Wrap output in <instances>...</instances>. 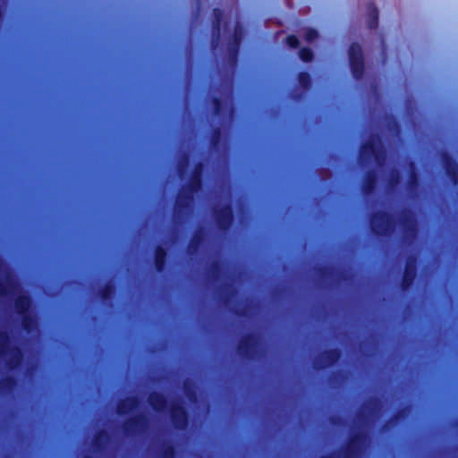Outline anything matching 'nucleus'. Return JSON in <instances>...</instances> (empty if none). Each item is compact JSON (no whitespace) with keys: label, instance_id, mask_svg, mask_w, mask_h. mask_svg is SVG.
<instances>
[{"label":"nucleus","instance_id":"17","mask_svg":"<svg viewBox=\"0 0 458 458\" xmlns=\"http://www.w3.org/2000/svg\"><path fill=\"white\" fill-rule=\"evenodd\" d=\"M199 186V171L197 170L192 179V189L191 191L198 189Z\"/></svg>","mask_w":458,"mask_h":458},{"label":"nucleus","instance_id":"1","mask_svg":"<svg viewBox=\"0 0 458 458\" xmlns=\"http://www.w3.org/2000/svg\"><path fill=\"white\" fill-rule=\"evenodd\" d=\"M18 290L16 282L4 264L0 261V294H11Z\"/></svg>","mask_w":458,"mask_h":458},{"label":"nucleus","instance_id":"20","mask_svg":"<svg viewBox=\"0 0 458 458\" xmlns=\"http://www.w3.org/2000/svg\"><path fill=\"white\" fill-rule=\"evenodd\" d=\"M215 14H216V16H218V15H220V12L219 11H215Z\"/></svg>","mask_w":458,"mask_h":458},{"label":"nucleus","instance_id":"7","mask_svg":"<svg viewBox=\"0 0 458 458\" xmlns=\"http://www.w3.org/2000/svg\"><path fill=\"white\" fill-rule=\"evenodd\" d=\"M150 403L156 410H162L164 407L165 400L159 394H153L150 397Z\"/></svg>","mask_w":458,"mask_h":458},{"label":"nucleus","instance_id":"9","mask_svg":"<svg viewBox=\"0 0 458 458\" xmlns=\"http://www.w3.org/2000/svg\"><path fill=\"white\" fill-rule=\"evenodd\" d=\"M165 253L163 249L158 248L156 251V267L157 270H161L164 263Z\"/></svg>","mask_w":458,"mask_h":458},{"label":"nucleus","instance_id":"18","mask_svg":"<svg viewBox=\"0 0 458 458\" xmlns=\"http://www.w3.org/2000/svg\"><path fill=\"white\" fill-rule=\"evenodd\" d=\"M34 324V320L32 318H30V316H26L24 318V327L30 330V327H32V325Z\"/></svg>","mask_w":458,"mask_h":458},{"label":"nucleus","instance_id":"14","mask_svg":"<svg viewBox=\"0 0 458 458\" xmlns=\"http://www.w3.org/2000/svg\"><path fill=\"white\" fill-rule=\"evenodd\" d=\"M446 171L451 176L454 177V182H456V179H455L456 167L454 164L451 163L450 160H446Z\"/></svg>","mask_w":458,"mask_h":458},{"label":"nucleus","instance_id":"12","mask_svg":"<svg viewBox=\"0 0 458 458\" xmlns=\"http://www.w3.org/2000/svg\"><path fill=\"white\" fill-rule=\"evenodd\" d=\"M318 32L311 29H307L304 32V38L308 42H312L316 38H318Z\"/></svg>","mask_w":458,"mask_h":458},{"label":"nucleus","instance_id":"11","mask_svg":"<svg viewBox=\"0 0 458 458\" xmlns=\"http://www.w3.org/2000/svg\"><path fill=\"white\" fill-rule=\"evenodd\" d=\"M135 403L136 402L134 399H127L120 404L118 411L119 412L123 413L126 411L127 409L134 407Z\"/></svg>","mask_w":458,"mask_h":458},{"label":"nucleus","instance_id":"8","mask_svg":"<svg viewBox=\"0 0 458 458\" xmlns=\"http://www.w3.org/2000/svg\"><path fill=\"white\" fill-rule=\"evenodd\" d=\"M370 154L373 155L377 159L378 158L377 148L373 144H366L362 148L361 155L362 157H365Z\"/></svg>","mask_w":458,"mask_h":458},{"label":"nucleus","instance_id":"3","mask_svg":"<svg viewBox=\"0 0 458 458\" xmlns=\"http://www.w3.org/2000/svg\"><path fill=\"white\" fill-rule=\"evenodd\" d=\"M391 223L389 217L385 214L377 215L372 218L371 226L375 233L383 234L388 232Z\"/></svg>","mask_w":458,"mask_h":458},{"label":"nucleus","instance_id":"2","mask_svg":"<svg viewBox=\"0 0 458 458\" xmlns=\"http://www.w3.org/2000/svg\"><path fill=\"white\" fill-rule=\"evenodd\" d=\"M350 62L355 77L362 74L363 64L361 59V48L359 45H352L350 48Z\"/></svg>","mask_w":458,"mask_h":458},{"label":"nucleus","instance_id":"13","mask_svg":"<svg viewBox=\"0 0 458 458\" xmlns=\"http://www.w3.org/2000/svg\"><path fill=\"white\" fill-rule=\"evenodd\" d=\"M301 59L304 62H310L312 59V53L308 48H303L300 51L299 54Z\"/></svg>","mask_w":458,"mask_h":458},{"label":"nucleus","instance_id":"6","mask_svg":"<svg viewBox=\"0 0 458 458\" xmlns=\"http://www.w3.org/2000/svg\"><path fill=\"white\" fill-rule=\"evenodd\" d=\"M15 305L17 310L21 313H23L29 309L30 301L26 296L21 295L17 297Z\"/></svg>","mask_w":458,"mask_h":458},{"label":"nucleus","instance_id":"10","mask_svg":"<svg viewBox=\"0 0 458 458\" xmlns=\"http://www.w3.org/2000/svg\"><path fill=\"white\" fill-rule=\"evenodd\" d=\"M414 276H415L414 267L409 266L406 269V272L404 275V279H403L405 287H407L411 283L412 279L414 278Z\"/></svg>","mask_w":458,"mask_h":458},{"label":"nucleus","instance_id":"16","mask_svg":"<svg viewBox=\"0 0 458 458\" xmlns=\"http://www.w3.org/2000/svg\"><path fill=\"white\" fill-rule=\"evenodd\" d=\"M287 45L292 48H296L299 45V40L294 36H290L286 38Z\"/></svg>","mask_w":458,"mask_h":458},{"label":"nucleus","instance_id":"19","mask_svg":"<svg viewBox=\"0 0 458 458\" xmlns=\"http://www.w3.org/2000/svg\"><path fill=\"white\" fill-rule=\"evenodd\" d=\"M181 203H182V196L179 197L178 201H177L178 205H181Z\"/></svg>","mask_w":458,"mask_h":458},{"label":"nucleus","instance_id":"4","mask_svg":"<svg viewBox=\"0 0 458 458\" xmlns=\"http://www.w3.org/2000/svg\"><path fill=\"white\" fill-rule=\"evenodd\" d=\"M232 220V213L229 208H225L218 215V224L220 227H227Z\"/></svg>","mask_w":458,"mask_h":458},{"label":"nucleus","instance_id":"15","mask_svg":"<svg viewBox=\"0 0 458 458\" xmlns=\"http://www.w3.org/2000/svg\"><path fill=\"white\" fill-rule=\"evenodd\" d=\"M299 82L303 88H308L310 84V76L307 73H301L299 75Z\"/></svg>","mask_w":458,"mask_h":458},{"label":"nucleus","instance_id":"5","mask_svg":"<svg viewBox=\"0 0 458 458\" xmlns=\"http://www.w3.org/2000/svg\"><path fill=\"white\" fill-rule=\"evenodd\" d=\"M173 419L176 423L177 427H184L186 423V416L184 411L181 407L174 409V411H173Z\"/></svg>","mask_w":458,"mask_h":458}]
</instances>
